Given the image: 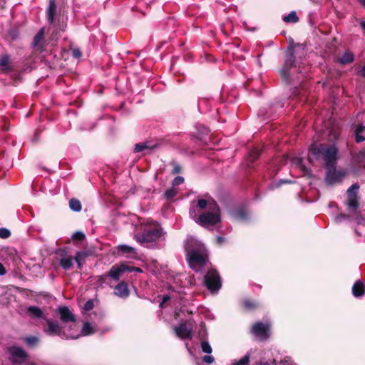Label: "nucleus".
Returning a JSON list of instances; mask_svg holds the SVG:
<instances>
[{
  "label": "nucleus",
  "mask_w": 365,
  "mask_h": 365,
  "mask_svg": "<svg viewBox=\"0 0 365 365\" xmlns=\"http://www.w3.org/2000/svg\"><path fill=\"white\" fill-rule=\"evenodd\" d=\"M354 61V54L350 50H346L340 57L337 58V62L341 65H347Z\"/></svg>",
  "instance_id": "nucleus-14"
},
{
  "label": "nucleus",
  "mask_w": 365,
  "mask_h": 365,
  "mask_svg": "<svg viewBox=\"0 0 365 365\" xmlns=\"http://www.w3.org/2000/svg\"><path fill=\"white\" fill-rule=\"evenodd\" d=\"M133 269H130L129 267L125 265H121L120 267L113 266L108 274L110 277L113 278L115 280H118L120 277V275L125 271H131Z\"/></svg>",
  "instance_id": "nucleus-13"
},
{
  "label": "nucleus",
  "mask_w": 365,
  "mask_h": 365,
  "mask_svg": "<svg viewBox=\"0 0 365 365\" xmlns=\"http://www.w3.org/2000/svg\"><path fill=\"white\" fill-rule=\"evenodd\" d=\"M360 25H361V28L364 29V31L365 32V21H361L360 22Z\"/></svg>",
  "instance_id": "nucleus-51"
},
{
  "label": "nucleus",
  "mask_w": 365,
  "mask_h": 365,
  "mask_svg": "<svg viewBox=\"0 0 365 365\" xmlns=\"http://www.w3.org/2000/svg\"><path fill=\"white\" fill-rule=\"evenodd\" d=\"M283 21L286 23H297L299 21V17L297 13L292 11L288 15L283 17Z\"/></svg>",
  "instance_id": "nucleus-26"
},
{
  "label": "nucleus",
  "mask_w": 365,
  "mask_h": 365,
  "mask_svg": "<svg viewBox=\"0 0 365 365\" xmlns=\"http://www.w3.org/2000/svg\"><path fill=\"white\" fill-rule=\"evenodd\" d=\"M201 349L204 353L207 354H210L212 351L210 344L207 341H203L201 342Z\"/></svg>",
  "instance_id": "nucleus-31"
},
{
  "label": "nucleus",
  "mask_w": 365,
  "mask_h": 365,
  "mask_svg": "<svg viewBox=\"0 0 365 365\" xmlns=\"http://www.w3.org/2000/svg\"><path fill=\"white\" fill-rule=\"evenodd\" d=\"M204 283L212 292H217L222 286V281L219 273L213 269L207 271L204 277Z\"/></svg>",
  "instance_id": "nucleus-6"
},
{
  "label": "nucleus",
  "mask_w": 365,
  "mask_h": 365,
  "mask_svg": "<svg viewBox=\"0 0 365 365\" xmlns=\"http://www.w3.org/2000/svg\"><path fill=\"white\" fill-rule=\"evenodd\" d=\"M155 145H150L149 143H138L135 146V151L138 153L145 150H152Z\"/></svg>",
  "instance_id": "nucleus-27"
},
{
  "label": "nucleus",
  "mask_w": 365,
  "mask_h": 365,
  "mask_svg": "<svg viewBox=\"0 0 365 365\" xmlns=\"http://www.w3.org/2000/svg\"><path fill=\"white\" fill-rule=\"evenodd\" d=\"M184 182V178L181 176H178L175 178V179L173 180V186H177L179 185H181Z\"/></svg>",
  "instance_id": "nucleus-38"
},
{
  "label": "nucleus",
  "mask_w": 365,
  "mask_h": 365,
  "mask_svg": "<svg viewBox=\"0 0 365 365\" xmlns=\"http://www.w3.org/2000/svg\"><path fill=\"white\" fill-rule=\"evenodd\" d=\"M187 258L191 269L200 272L208 262L205 245L194 237L187 238L185 244Z\"/></svg>",
  "instance_id": "nucleus-1"
},
{
  "label": "nucleus",
  "mask_w": 365,
  "mask_h": 365,
  "mask_svg": "<svg viewBox=\"0 0 365 365\" xmlns=\"http://www.w3.org/2000/svg\"><path fill=\"white\" fill-rule=\"evenodd\" d=\"M114 294L120 298H127L129 295L127 284L124 282L118 283L115 287Z\"/></svg>",
  "instance_id": "nucleus-15"
},
{
  "label": "nucleus",
  "mask_w": 365,
  "mask_h": 365,
  "mask_svg": "<svg viewBox=\"0 0 365 365\" xmlns=\"http://www.w3.org/2000/svg\"><path fill=\"white\" fill-rule=\"evenodd\" d=\"M177 192H178V191L175 188H174V187L170 188L165 191V197L168 200H170V199L174 197L176 195Z\"/></svg>",
  "instance_id": "nucleus-33"
},
{
  "label": "nucleus",
  "mask_w": 365,
  "mask_h": 365,
  "mask_svg": "<svg viewBox=\"0 0 365 365\" xmlns=\"http://www.w3.org/2000/svg\"><path fill=\"white\" fill-rule=\"evenodd\" d=\"M73 56L76 58H78L81 56V52L79 49L76 48L73 50Z\"/></svg>",
  "instance_id": "nucleus-47"
},
{
  "label": "nucleus",
  "mask_w": 365,
  "mask_h": 365,
  "mask_svg": "<svg viewBox=\"0 0 365 365\" xmlns=\"http://www.w3.org/2000/svg\"><path fill=\"white\" fill-rule=\"evenodd\" d=\"M110 329V328H106L105 330L102 331V333H104L106 331H109Z\"/></svg>",
  "instance_id": "nucleus-54"
},
{
  "label": "nucleus",
  "mask_w": 365,
  "mask_h": 365,
  "mask_svg": "<svg viewBox=\"0 0 365 365\" xmlns=\"http://www.w3.org/2000/svg\"><path fill=\"white\" fill-rule=\"evenodd\" d=\"M73 237L76 239L81 240L85 238V235L81 232H76Z\"/></svg>",
  "instance_id": "nucleus-44"
},
{
  "label": "nucleus",
  "mask_w": 365,
  "mask_h": 365,
  "mask_svg": "<svg viewBox=\"0 0 365 365\" xmlns=\"http://www.w3.org/2000/svg\"><path fill=\"white\" fill-rule=\"evenodd\" d=\"M296 68L295 66V56L292 51H289L286 54V59L282 70V74L286 81H289L291 80L292 70Z\"/></svg>",
  "instance_id": "nucleus-10"
},
{
  "label": "nucleus",
  "mask_w": 365,
  "mask_h": 365,
  "mask_svg": "<svg viewBox=\"0 0 365 365\" xmlns=\"http://www.w3.org/2000/svg\"><path fill=\"white\" fill-rule=\"evenodd\" d=\"M309 152L316 159H322L325 169L336 165L339 148L336 144H321L310 149Z\"/></svg>",
  "instance_id": "nucleus-2"
},
{
  "label": "nucleus",
  "mask_w": 365,
  "mask_h": 365,
  "mask_svg": "<svg viewBox=\"0 0 365 365\" xmlns=\"http://www.w3.org/2000/svg\"><path fill=\"white\" fill-rule=\"evenodd\" d=\"M359 189V185L357 183L351 185V186L347 190L349 197H356Z\"/></svg>",
  "instance_id": "nucleus-30"
},
{
  "label": "nucleus",
  "mask_w": 365,
  "mask_h": 365,
  "mask_svg": "<svg viewBox=\"0 0 365 365\" xmlns=\"http://www.w3.org/2000/svg\"><path fill=\"white\" fill-rule=\"evenodd\" d=\"M207 205V202L204 199H200L197 201V206L201 209L205 208Z\"/></svg>",
  "instance_id": "nucleus-41"
},
{
  "label": "nucleus",
  "mask_w": 365,
  "mask_h": 365,
  "mask_svg": "<svg viewBox=\"0 0 365 365\" xmlns=\"http://www.w3.org/2000/svg\"><path fill=\"white\" fill-rule=\"evenodd\" d=\"M69 207L75 212H79L81 210V204L80 201L74 198L70 200Z\"/></svg>",
  "instance_id": "nucleus-29"
},
{
  "label": "nucleus",
  "mask_w": 365,
  "mask_h": 365,
  "mask_svg": "<svg viewBox=\"0 0 365 365\" xmlns=\"http://www.w3.org/2000/svg\"><path fill=\"white\" fill-rule=\"evenodd\" d=\"M347 218H348L347 215H346L344 214H341V215L335 217V221L336 222H341L342 220H346Z\"/></svg>",
  "instance_id": "nucleus-43"
},
{
  "label": "nucleus",
  "mask_w": 365,
  "mask_h": 365,
  "mask_svg": "<svg viewBox=\"0 0 365 365\" xmlns=\"http://www.w3.org/2000/svg\"><path fill=\"white\" fill-rule=\"evenodd\" d=\"M95 332L91 324L89 322L84 323L82 329H81V335L88 336L92 334Z\"/></svg>",
  "instance_id": "nucleus-28"
},
{
  "label": "nucleus",
  "mask_w": 365,
  "mask_h": 365,
  "mask_svg": "<svg viewBox=\"0 0 365 365\" xmlns=\"http://www.w3.org/2000/svg\"><path fill=\"white\" fill-rule=\"evenodd\" d=\"M73 259L71 256L65 254L60 259L59 264L64 270L70 269L73 264Z\"/></svg>",
  "instance_id": "nucleus-17"
},
{
  "label": "nucleus",
  "mask_w": 365,
  "mask_h": 365,
  "mask_svg": "<svg viewBox=\"0 0 365 365\" xmlns=\"http://www.w3.org/2000/svg\"><path fill=\"white\" fill-rule=\"evenodd\" d=\"M9 61V56L8 55H4L0 58V66L2 67H6Z\"/></svg>",
  "instance_id": "nucleus-37"
},
{
  "label": "nucleus",
  "mask_w": 365,
  "mask_h": 365,
  "mask_svg": "<svg viewBox=\"0 0 365 365\" xmlns=\"http://www.w3.org/2000/svg\"><path fill=\"white\" fill-rule=\"evenodd\" d=\"M88 256V253L86 251H81L76 252L74 260L77 263V266L78 269H81L83 267V264L85 262V259Z\"/></svg>",
  "instance_id": "nucleus-20"
},
{
  "label": "nucleus",
  "mask_w": 365,
  "mask_h": 365,
  "mask_svg": "<svg viewBox=\"0 0 365 365\" xmlns=\"http://www.w3.org/2000/svg\"><path fill=\"white\" fill-rule=\"evenodd\" d=\"M270 323L261 322L255 324L252 328V334L259 340H265L269 336Z\"/></svg>",
  "instance_id": "nucleus-9"
},
{
  "label": "nucleus",
  "mask_w": 365,
  "mask_h": 365,
  "mask_svg": "<svg viewBox=\"0 0 365 365\" xmlns=\"http://www.w3.org/2000/svg\"><path fill=\"white\" fill-rule=\"evenodd\" d=\"M260 155V153L257 149H253L249 154V159L251 162L257 160Z\"/></svg>",
  "instance_id": "nucleus-34"
},
{
  "label": "nucleus",
  "mask_w": 365,
  "mask_h": 365,
  "mask_svg": "<svg viewBox=\"0 0 365 365\" xmlns=\"http://www.w3.org/2000/svg\"><path fill=\"white\" fill-rule=\"evenodd\" d=\"M94 307L93 302L92 300H88L86 302L84 305V309L86 311L91 310Z\"/></svg>",
  "instance_id": "nucleus-39"
},
{
  "label": "nucleus",
  "mask_w": 365,
  "mask_h": 365,
  "mask_svg": "<svg viewBox=\"0 0 365 365\" xmlns=\"http://www.w3.org/2000/svg\"><path fill=\"white\" fill-rule=\"evenodd\" d=\"M58 310L60 319L63 324H67L71 323L72 324L69 327L71 329H73V326L76 327V317L67 307H60Z\"/></svg>",
  "instance_id": "nucleus-11"
},
{
  "label": "nucleus",
  "mask_w": 365,
  "mask_h": 365,
  "mask_svg": "<svg viewBox=\"0 0 365 365\" xmlns=\"http://www.w3.org/2000/svg\"><path fill=\"white\" fill-rule=\"evenodd\" d=\"M27 313L33 318L41 319L43 317L42 310L36 306H31L27 308Z\"/></svg>",
  "instance_id": "nucleus-21"
},
{
  "label": "nucleus",
  "mask_w": 365,
  "mask_h": 365,
  "mask_svg": "<svg viewBox=\"0 0 365 365\" xmlns=\"http://www.w3.org/2000/svg\"><path fill=\"white\" fill-rule=\"evenodd\" d=\"M365 130V126L363 124H359L356 127L355 140L356 143H361L365 140V138L361 135V133Z\"/></svg>",
  "instance_id": "nucleus-25"
},
{
  "label": "nucleus",
  "mask_w": 365,
  "mask_h": 365,
  "mask_svg": "<svg viewBox=\"0 0 365 365\" xmlns=\"http://www.w3.org/2000/svg\"><path fill=\"white\" fill-rule=\"evenodd\" d=\"M334 138L336 139L338 138V135L336 133H332Z\"/></svg>",
  "instance_id": "nucleus-53"
},
{
  "label": "nucleus",
  "mask_w": 365,
  "mask_h": 365,
  "mask_svg": "<svg viewBox=\"0 0 365 365\" xmlns=\"http://www.w3.org/2000/svg\"><path fill=\"white\" fill-rule=\"evenodd\" d=\"M347 174L345 169H336V165L326 169L325 181L328 185L341 182Z\"/></svg>",
  "instance_id": "nucleus-7"
},
{
  "label": "nucleus",
  "mask_w": 365,
  "mask_h": 365,
  "mask_svg": "<svg viewBox=\"0 0 365 365\" xmlns=\"http://www.w3.org/2000/svg\"><path fill=\"white\" fill-rule=\"evenodd\" d=\"M56 11V0H49V4L46 10L48 21L53 24Z\"/></svg>",
  "instance_id": "nucleus-16"
},
{
  "label": "nucleus",
  "mask_w": 365,
  "mask_h": 365,
  "mask_svg": "<svg viewBox=\"0 0 365 365\" xmlns=\"http://www.w3.org/2000/svg\"><path fill=\"white\" fill-rule=\"evenodd\" d=\"M44 33L45 29L43 27L38 31V33L35 35L34 41L32 43L33 47H37L41 45V43H42L44 38Z\"/></svg>",
  "instance_id": "nucleus-23"
},
{
  "label": "nucleus",
  "mask_w": 365,
  "mask_h": 365,
  "mask_svg": "<svg viewBox=\"0 0 365 365\" xmlns=\"http://www.w3.org/2000/svg\"><path fill=\"white\" fill-rule=\"evenodd\" d=\"M181 172V167L180 165L175 163L173 166V173L177 174Z\"/></svg>",
  "instance_id": "nucleus-45"
},
{
  "label": "nucleus",
  "mask_w": 365,
  "mask_h": 365,
  "mask_svg": "<svg viewBox=\"0 0 365 365\" xmlns=\"http://www.w3.org/2000/svg\"><path fill=\"white\" fill-rule=\"evenodd\" d=\"M135 269H136V271H138V272H142V270H141L140 268H136Z\"/></svg>",
  "instance_id": "nucleus-55"
},
{
  "label": "nucleus",
  "mask_w": 365,
  "mask_h": 365,
  "mask_svg": "<svg viewBox=\"0 0 365 365\" xmlns=\"http://www.w3.org/2000/svg\"><path fill=\"white\" fill-rule=\"evenodd\" d=\"M232 217L239 221H245L247 219V215L243 209H237L232 212Z\"/></svg>",
  "instance_id": "nucleus-24"
},
{
  "label": "nucleus",
  "mask_w": 365,
  "mask_h": 365,
  "mask_svg": "<svg viewBox=\"0 0 365 365\" xmlns=\"http://www.w3.org/2000/svg\"><path fill=\"white\" fill-rule=\"evenodd\" d=\"M217 242L218 244H222L225 242V239L222 237H217Z\"/></svg>",
  "instance_id": "nucleus-49"
},
{
  "label": "nucleus",
  "mask_w": 365,
  "mask_h": 365,
  "mask_svg": "<svg viewBox=\"0 0 365 365\" xmlns=\"http://www.w3.org/2000/svg\"><path fill=\"white\" fill-rule=\"evenodd\" d=\"M6 270L4 267V266L0 262V275L3 276L6 274Z\"/></svg>",
  "instance_id": "nucleus-48"
},
{
  "label": "nucleus",
  "mask_w": 365,
  "mask_h": 365,
  "mask_svg": "<svg viewBox=\"0 0 365 365\" xmlns=\"http://www.w3.org/2000/svg\"><path fill=\"white\" fill-rule=\"evenodd\" d=\"M47 327L44 329V332L48 336H58L62 339H77L79 335L72 332L67 333L65 330L66 326L63 327L59 323L50 319H46Z\"/></svg>",
  "instance_id": "nucleus-4"
},
{
  "label": "nucleus",
  "mask_w": 365,
  "mask_h": 365,
  "mask_svg": "<svg viewBox=\"0 0 365 365\" xmlns=\"http://www.w3.org/2000/svg\"><path fill=\"white\" fill-rule=\"evenodd\" d=\"M202 361L205 362V363H207V364H212L215 361V359L211 355H206L205 356H203L202 358Z\"/></svg>",
  "instance_id": "nucleus-40"
},
{
  "label": "nucleus",
  "mask_w": 365,
  "mask_h": 365,
  "mask_svg": "<svg viewBox=\"0 0 365 365\" xmlns=\"http://www.w3.org/2000/svg\"><path fill=\"white\" fill-rule=\"evenodd\" d=\"M163 235V230L159 225L145 228L141 233L135 235V239L140 243L153 242Z\"/></svg>",
  "instance_id": "nucleus-5"
},
{
  "label": "nucleus",
  "mask_w": 365,
  "mask_h": 365,
  "mask_svg": "<svg viewBox=\"0 0 365 365\" xmlns=\"http://www.w3.org/2000/svg\"><path fill=\"white\" fill-rule=\"evenodd\" d=\"M9 359L14 364H21L26 361L29 354L21 347L13 346L9 349Z\"/></svg>",
  "instance_id": "nucleus-8"
},
{
  "label": "nucleus",
  "mask_w": 365,
  "mask_h": 365,
  "mask_svg": "<svg viewBox=\"0 0 365 365\" xmlns=\"http://www.w3.org/2000/svg\"><path fill=\"white\" fill-rule=\"evenodd\" d=\"M292 163L298 167L304 174H309L310 170L303 164V160L299 157H294Z\"/></svg>",
  "instance_id": "nucleus-22"
},
{
  "label": "nucleus",
  "mask_w": 365,
  "mask_h": 365,
  "mask_svg": "<svg viewBox=\"0 0 365 365\" xmlns=\"http://www.w3.org/2000/svg\"><path fill=\"white\" fill-rule=\"evenodd\" d=\"M244 306L245 307V308L251 309L255 307V304L250 300H245L244 302Z\"/></svg>",
  "instance_id": "nucleus-42"
},
{
  "label": "nucleus",
  "mask_w": 365,
  "mask_h": 365,
  "mask_svg": "<svg viewBox=\"0 0 365 365\" xmlns=\"http://www.w3.org/2000/svg\"><path fill=\"white\" fill-rule=\"evenodd\" d=\"M38 341V337L35 336H31L25 338V342L29 346L35 345Z\"/></svg>",
  "instance_id": "nucleus-35"
},
{
  "label": "nucleus",
  "mask_w": 365,
  "mask_h": 365,
  "mask_svg": "<svg viewBox=\"0 0 365 365\" xmlns=\"http://www.w3.org/2000/svg\"><path fill=\"white\" fill-rule=\"evenodd\" d=\"M174 331L177 336L182 339H191L192 329L187 327L185 324H180L174 328Z\"/></svg>",
  "instance_id": "nucleus-12"
},
{
  "label": "nucleus",
  "mask_w": 365,
  "mask_h": 365,
  "mask_svg": "<svg viewBox=\"0 0 365 365\" xmlns=\"http://www.w3.org/2000/svg\"><path fill=\"white\" fill-rule=\"evenodd\" d=\"M360 74L362 77L365 78V65L361 68Z\"/></svg>",
  "instance_id": "nucleus-50"
},
{
  "label": "nucleus",
  "mask_w": 365,
  "mask_h": 365,
  "mask_svg": "<svg viewBox=\"0 0 365 365\" xmlns=\"http://www.w3.org/2000/svg\"><path fill=\"white\" fill-rule=\"evenodd\" d=\"M118 252H122L123 254H125L129 257H135L137 255L136 250L129 245H120L118 246Z\"/></svg>",
  "instance_id": "nucleus-18"
},
{
  "label": "nucleus",
  "mask_w": 365,
  "mask_h": 365,
  "mask_svg": "<svg viewBox=\"0 0 365 365\" xmlns=\"http://www.w3.org/2000/svg\"><path fill=\"white\" fill-rule=\"evenodd\" d=\"M359 1L365 7V0H359Z\"/></svg>",
  "instance_id": "nucleus-52"
},
{
  "label": "nucleus",
  "mask_w": 365,
  "mask_h": 365,
  "mask_svg": "<svg viewBox=\"0 0 365 365\" xmlns=\"http://www.w3.org/2000/svg\"><path fill=\"white\" fill-rule=\"evenodd\" d=\"M347 205L349 209L356 210L359 206L356 197H349Z\"/></svg>",
  "instance_id": "nucleus-32"
},
{
  "label": "nucleus",
  "mask_w": 365,
  "mask_h": 365,
  "mask_svg": "<svg viewBox=\"0 0 365 365\" xmlns=\"http://www.w3.org/2000/svg\"><path fill=\"white\" fill-rule=\"evenodd\" d=\"M190 215L195 221L204 227L209 228L219 223L221 220L220 215V209L217 206L213 212H207L197 217L195 210L191 208L190 210Z\"/></svg>",
  "instance_id": "nucleus-3"
},
{
  "label": "nucleus",
  "mask_w": 365,
  "mask_h": 365,
  "mask_svg": "<svg viewBox=\"0 0 365 365\" xmlns=\"http://www.w3.org/2000/svg\"><path fill=\"white\" fill-rule=\"evenodd\" d=\"M170 299V295H168V294L163 295L162 302L160 304V307L163 308L164 303H165L166 302H168Z\"/></svg>",
  "instance_id": "nucleus-46"
},
{
  "label": "nucleus",
  "mask_w": 365,
  "mask_h": 365,
  "mask_svg": "<svg viewBox=\"0 0 365 365\" xmlns=\"http://www.w3.org/2000/svg\"><path fill=\"white\" fill-rule=\"evenodd\" d=\"M11 235V232L4 227L0 228V238L6 239Z\"/></svg>",
  "instance_id": "nucleus-36"
},
{
  "label": "nucleus",
  "mask_w": 365,
  "mask_h": 365,
  "mask_svg": "<svg viewBox=\"0 0 365 365\" xmlns=\"http://www.w3.org/2000/svg\"><path fill=\"white\" fill-rule=\"evenodd\" d=\"M365 293V288L364 284L358 281L352 287V294L356 297H360Z\"/></svg>",
  "instance_id": "nucleus-19"
}]
</instances>
